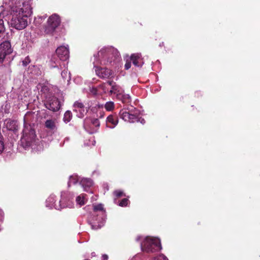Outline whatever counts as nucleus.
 <instances>
[{"label":"nucleus","mask_w":260,"mask_h":260,"mask_svg":"<svg viewBox=\"0 0 260 260\" xmlns=\"http://www.w3.org/2000/svg\"><path fill=\"white\" fill-rule=\"evenodd\" d=\"M93 64L96 74L101 78L108 79L113 76V72L106 68H100V65H116L120 60L118 50L112 46L102 48L93 55Z\"/></svg>","instance_id":"f257e3e1"},{"label":"nucleus","mask_w":260,"mask_h":260,"mask_svg":"<svg viewBox=\"0 0 260 260\" xmlns=\"http://www.w3.org/2000/svg\"><path fill=\"white\" fill-rule=\"evenodd\" d=\"M31 0H10L9 5L11 10L12 18L9 22L10 26L18 30H22L27 25V18L32 13Z\"/></svg>","instance_id":"f03ea898"},{"label":"nucleus","mask_w":260,"mask_h":260,"mask_svg":"<svg viewBox=\"0 0 260 260\" xmlns=\"http://www.w3.org/2000/svg\"><path fill=\"white\" fill-rule=\"evenodd\" d=\"M56 197L53 194H51L46 200V206L47 207L56 210H61L65 208H72L74 207V203L72 201L73 198L70 194L66 192H62L61 193V199L59 204H55L56 202Z\"/></svg>","instance_id":"7ed1b4c3"},{"label":"nucleus","mask_w":260,"mask_h":260,"mask_svg":"<svg viewBox=\"0 0 260 260\" xmlns=\"http://www.w3.org/2000/svg\"><path fill=\"white\" fill-rule=\"evenodd\" d=\"M93 213L88 218V222L93 230L101 228L104 224L105 210L102 204L93 205Z\"/></svg>","instance_id":"20e7f679"},{"label":"nucleus","mask_w":260,"mask_h":260,"mask_svg":"<svg viewBox=\"0 0 260 260\" xmlns=\"http://www.w3.org/2000/svg\"><path fill=\"white\" fill-rule=\"evenodd\" d=\"M20 141L21 145L25 149L30 147L32 149L39 150V149L36 148L35 147L38 143L36 140L35 131L34 129L31 127L30 125H27L26 123H24L22 136Z\"/></svg>","instance_id":"39448f33"},{"label":"nucleus","mask_w":260,"mask_h":260,"mask_svg":"<svg viewBox=\"0 0 260 260\" xmlns=\"http://www.w3.org/2000/svg\"><path fill=\"white\" fill-rule=\"evenodd\" d=\"M142 239L141 243V247L142 251L146 252H155L161 249L160 239L157 238L139 236L137 241Z\"/></svg>","instance_id":"423d86ee"},{"label":"nucleus","mask_w":260,"mask_h":260,"mask_svg":"<svg viewBox=\"0 0 260 260\" xmlns=\"http://www.w3.org/2000/svg\"><path fill=\"white\" fill-rule=\"evenodd\" d=\"M128 111L125 109L120 110L119 115L120 117L125 121L131 123L140 122L142 124L145 123L144 119L140 117V112L133 106L128 107L127 108Z\"/></svg>","instance_id":"0eeeda50"},{"label":"nucleus","mask_w":260,"mask_h":260,"mask_svg":"<svg viewBox=\"0 0 260 260\" xmlns=\"http://www.w3.org/2000/svg\"><path fill=\"white\" fill-rule=\"evenodd\" d=\"M56 54L59 59L56 57V55H53L50 60V66L52 68L61 67L60 61H65L69 58V49L68 45L61 46L58 47L56 50Z\"/></svg>","instance_id":"6e6552de"},{"label":"nucleus","mask_w":260,"mask_h":260,"mask_svg":"<svg viewBox=\"0 0 260 260\" xmlns=\"http://www.w3.org/2000/svg\"><path fill=\"white\" fill-rule=\"evenodd\" d=\"M60 23V19L58 15L54 14L48 19L47 25L45 27L46 34H52Z\"/></svg>","instance_id":"1a4fd4ad"},{"label":"nucleus","mask_w":260,"mask_h":260,"mask_svg":"<svg viewBox=\"0 0 260 260\" xmlns=\"http://www.w3.org/2000/svg\"><path fill=\"white\" fill-rule=\"evenodd\" d=\"M91 106L89 103L87 107H85L80 100L75 102L73 105V111L76 113V116L80 118H83L87 113L88 109Z\"/></svg>","instance_id":"9d476101"},{"label":"nucleus","mask_w":260,"mask_h":260,"mask_svg":"<svg viewBox=\"0 0 260 260\" xmlns=\"http://www.w3.org/2000/svg\"><path fill=\"white\" fill-rule=\"evenodd\" d=\"M11 45L9 41H5L0 44V63L12 52Z\"/></svg>","instance_id":"9b49d317"},{"label":"nucleus","mask_w":260,"mask_h":260,"mask_svg":"<svg viewBox=\"0 0 260 260\" xmlns=\"http://www.w3.org/2000/svg\"><path fill=\"white\" fill-rule=\"evenodd\" d=\"M45 106L48 109L55 112L60 107V102L55 97L49 98L45 103Z\"/></svg>","instance_id":"f8f14e48"},{"label":"nucleus","mask_w":260,"mask_h":260,"mask_svg":"<svg viewBox=\"0 0 260 260\" xmlns=\"http://www.w3.org/2000/svg\"><path fill=\"white\" fill-rule=\"evenodd\" d=\"M90 121H91V124L95 127H99L100 126V123L98 118H94L91 120H90L88 118H86V119H85V120H84V127L89 133L92 134L95 131L92 130L91 131H90L89 130H88V123Z\"/></svg>","instance_id":"ddd939ff"},{"label":"nucleus","mask_w":260,"mask_h":260,"mask_svg":"<svg viewBox=\"0 0 260 260\" xmlns=\"http://www.w3.org/2000/svg\"><path fill=\"white\" fill-rule=\"evenodd\" d=\"M4 125L9 131H15L18 128L17 121L15 120L6 119L4 122Z\"/></svg>","instance_id":"4468645a"},{"label":"nucleus","mask_w":260,"mask_h":260,"mask_svg":"<svg viewBox=\"0 0 260 260\" xmlns=\"http://www.w3.org/2000/svg\"><path fill=\"white\" fill-rule=\"evenodd\" d=\"M131 60L136 67H141L143 64L141 55L139 53L133 54L131 55Z\"/></svg>","instance_id":"2eb2a0df"},{"label":"nucleus","mask_w":260,"mask_h":260,"mask_svg":"<svg viewBox=\"0 0 260 260\" xmlns=\"http://www.w3.org/2000/svg\"><path fill=\"white\" fill-rule=\"evenodd\" d=\"M118 118L116 116L110 115L107 117L106 123L107 127L110 128H114L118 124Z\"/></svg>","instance_id":"dca6fc26"},{"label":"nucleus","mask_w":260,"mask_h":260,"mask_svg":"<svg viewBox=\"0 0 260 260\" xmlns=\"http://www.w3.org/2000/svg\"><path fill=\"white\" fill-rule=\"evenodd\" d=\"M80 184L84 188V190L87 191V188L92 185L93 182L89 178H82L80 180Z\"/></svg>","instance_id":"f3484780"},{"label":"nucleus","mask_w":260,"mask_h":260,"mask_svg":"<svg viewBox=\"0 0 260 260\" xmlns=\"http://www.w3.org/2000/svg\"><path fill=\"white\" fill-rule=\"evenodd\" d=\"M107 83L111 86V89L110 90V92L111 94H116L117 96H118L120 92V87L117 85L113 81H108Z\"/></svg>","instance_id":"a211bd4d"},{"label":"nucleus","mask_w":260,"mask_h":260,"mask_svg":"<svg viewBox=\"0 0 260 260\" xmlns=\"http://www.w3.org/2000/svg\"><path fill=\"white\" fill-rule=\"evenodd\" d=\"M87 201V199L86 198V194H81L76 198V204L78 205L79 207H81L85 204Z\"/></svg>","instance_id":"6ab92c4d"},{"label":"nucleus","mask_w":260,"mask_h":260,"mask_svg":"<svg viewBox=\"0 0 260 260\" xmlns=\"http://www.w3.org/2000/svg\"><path fill=\"white\" fill-rule=\"evenodd\" d=\"M45 126L51 131H55L56 129L55 120L53 119L47 120L45 122Z\"/></svg>","instance_id":"aec40b11"},{"label":"nucleus","mask_w":260,"mask_h":260,"mask_svg":"<svg viewBox=\"0 0 260 260\" xmlns=\"http://www.w3.org/2000/svg\"><path fill=\"white\" fill-rule=\"evenodd\" d=\"M81 178L77 175H73L70 177L69 180L68 182V186H70L72 184H76L78 182L80 183Z\"/></svg>","instance_id":"412c9836"},{"label":"nucleus","mask_w":260,"mask_h":260,"mask_svg":"<svg viewBox=\"0 0 260 260\" xmlns=\"http://www.w3.org/2000/svg\"><path fill=\"white\" fill-rule=\"evenodd\" d=\"M118 98L123 103H129L131 102V96L129 94L119 93Z\"/></svg>","instance_id":"4be33fe9"},{"label":"nucleus","mask_w":260,"mask_h":260,"mask_svg":"<svg viewBox=\"0 0 260 260\" xmlns=\"http://www.w3.org/2000/svg\"><path fill=\"white\" fill-rule=\"evenodd\" d=\"M130 260H142L140 255H136ZM154 260H168L167 257L163 254H160L154 257Z\"/></svg>","instance_id":"5701e85b"},{"label":"nucleus","mask_w":260,"mask_h":260,"mask_svg":"<svg viewBox=\"0 0 260 260\" xmlns=\"http://www.w3.org/2000/svg\"><path fill=\"white\" fill-rule=\"evenodd\" d=\"M61 66H63V67L65 68L64 70H63L61 73V75L63 79H67L68 80L71 79L70 73H68V70L66 69V63L64 62H62L61 63Z\"/></svg>","instance_id":"b1692460"},{"label":"nucleus","mask_w":260,"mask_h":260,"mask_svg":"<svg viewBox=\"0 0 260 260\" xmlns=\"http://www.w3.org/2000/svg\"><path fill=\"white\" fill-rule=\"evenodd\" d=\"M72 118V112L70 111H67L64 114L63 120V121L67 123L71 121Z\"/></svg>","instance_id":"393cba45"},{"label":"nucleus","mask_w":260,"mask_h":260,"mask_svg":"<svg viewBox=\"0 0 260 260\" xmlns=\"http://www.w3.org/2000/svg\"><path fill=\"white\" fill-rule=\"evenodd\" d=\"M47 17L46 15H44L42 16H38L36 17L34 20V23L36 25H39Z\"/></svg>","instance_id":"a878e982"},{"label":"nucleus","mask_w":260,"mask_h":260,"mask_svg":"<svg viewBox=\"0 0 260 260\" xmlns=\"http://www.w3.org/2000/svg\"><path fill=\"white\" fill-rule=\"evenodd\" d=\"M105 108L106 110L108 111H111L114 109V103L112 101L107 102L106 103L105 105Z\"/></svg>","instance_id":"bb28decb"},{"label":"nucleus","mask_w":260,"mask_h":260,"mask_svg":"<svg viewBox=\"0 0 260 260\" xmlns=\"http://www.w3.org/2000/svg\"><path fill=\"white\" fill-rule=\"evenodd\" d=\"M5 149V143L3 137L0 135V154H1Z\"/></svg>","instance_id":"cd10ccee"},{"label":"nucleus","mask_w":260,"mask_h":260,"mask_svg":"<svg viewBox=\"0 0 260 260\" xmlns=\"http://www.w3.org/2000/svg\"><path fill=\"white\" fill-rule=\"evenodd\" d=\"M129 202V201L127 199L124 198L121 200V201L119 203V206L121 207L126 206Z\"/></svg>","instance_id":"c85d7f7f"},{"label":"nucleus","mask_w":260,"mask_h":260,"mask_svg":"<svg viewBox=\"0 0 260 260\" xmlns=\"http://www.w3.org/2000/svg\"><path fill=\"white\" fill-rule=\"evenodd\" d=\"M30 62V60L29 58L27 56L23 60H22V65L23 66H26L29 62Z\"/></svg>","instance_id":"c756f323"},{"label":"nucleus","mask_w":260,"mask_h":260,"mask_svg":"<svg viewBox=\"0 0 260 260\" xmlns=\"http://www.w3.org/2000/svg\"><path fill=\"white\" fill-rule=\"evenodd\" d=\"M114 194H115V196L119 198V197H121L123 195V193L121 190H115L114 192Z\"/></svg>","instance_id":"7c9ffc66"},{"label":"nucleus","mask_w":260,"mask_h":260,"mask_svg":"<svg viewBox=\"0 0 260 260\" xmlns=\"http://www.w3.org/2000/svg\"><path fill=\"white\" fill-rule=\"evenodd\" d=\"M97 116L99 118H103L105 116V112L102 111H99L97 113Z\"/></svg>","instance_id":"2f4dec72"},{"label":"nucleus","mask_w":260,"mask_h":260,"mask_svg":"<svg viewBox=\"0 0 260 260\" xmlns=\"http://www.w3.org/2000/svg\"><path fill=\"white\" fill-rule=\"evenodd\" d=\"M131 67V61H126L125 65H124V68L125 70H128Z\"/></svg>","instance_id":"473e14b6"},{"label":"nucleus","mask_w":260,"mask_h":260,"mask_svg":"<svg viewBox=\"0 0 260 260\" xmlns=\"http://www.w3.org/2000/svg\"><path fill=\"white\" fill-rule=\"evenodd\" d=\"M102 260H108V255L104 254L102 255Z\"/></svg>","instance_id":"72a5a7b5"},{"label":"nucleus","mask_w":260,"mask_h":260,"mask_svg":"<svg viewBox=\"0 0 260 260\" xmlns=\"http://www.w3.org/2000/svg\"><path fill=\"white\" fill-rule=\"evenodd\" d=\"M69 141V138L68 137L64 139V140L63 143H60V146H63V145H64V143H65V142H66V141Z\"/></svg>","instance_id":"f704fd0d"},{"label":"nucleus","mask_w":260,"mask_h":260,"mask_svg":"<svg viewBox=\"0 0 260 260\" xmlns=\"http://www.w3.org/2000/svg\"><path fill=\"white\" fill-rule=\"evenodd\" d=\"M91 92H93L94 94H96V90L95 89L92 88Z\"/></svg>","instance_id":"c9c22d12"},{"label":"nucleus","mask_w":260,"mask_h":260,"mask_svg":"<svg viewBox=\"0 0 260 260\" xmlns=\"http://www.w3.org/2000/svg\"><path fill=\"white\" fill-rule=\"evenodd\" d=\"M91 254L92 257H94L95 256V253L94 252H92Z\"/></svg>","instance_id":"e433bc0d"},{"label":"nucleus","mask_w":260,"mask_h":260,"mask_svg":"<svg viewBox=\"0 0 260 260\" xmlns=\"http://www.w3.org/2000/svg\"><path fill=\"white\" fill-rule=\"evenodd\" d=\"M93 143L92 144L93 145L95 144V141L93 140Z\"/></svg>","instance_id":"4c0bfd02"},{"label":"nucleus","mask_w":260,"mask_h":260,"mask_svg":"<svg viewBox=\"0 0 260 260\" xmlns=\"http://www.w3.org/2000/svg\"><path fill=\"white\" fill-rule=\"evenodd\" d=\"M92 200H96V198H92Z\"/></svg>","instance_id":"58836bf2"},{"label":"nucleus","mask_w":260,"mask_h":260,"mask_svg":"<svg viewBox=\"0 0 260 260\" xmlns=\"http://www.w3.org/2000/svg\"><path fill=\"white\" fill-rule=\"evenodd\" d=\"M164 44V42H162L161 44H160V45H162Z\"/></svg>","instance_id":"ea45409f"},{"label":"nucleus","mask_w":260,"mask_h":260,"mask_svg":"<svg viewBox=\"0 0 260 260\" xmlns=\"http://www.w3.org/2000/svg\"><path fill=\"white\" fill-rule=\"evenodd\" d=\"M164 44V42H162L161 44H160V45H162Z\"/></svg>","instance_id":"a19ab883"}]
</instances>
